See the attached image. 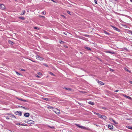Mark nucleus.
Returning <instances> with one entry per match:
<instances>
[{"label":"nucleus","mask_w":132,"mask_h":132,"mask_svg":"<svg viewBox=\"0 0 132 132\" xmlns=\"http://www.w3.org/2000/svg\"><path fill=\"white\" fill-rule=\"evenodd\" d=\"M15 114L21 116L22 115V112L20 111L15 112H14Z\"/></svg>","instance_id":"obj_1"},{"label":"nucleus","mask_w":132,"mask_h":132,"mask_svg":"<svg viewBox=\"0 0 132 132\" xmlns=\"http://www.w3.org/2000/svg\"><path fill=\"white\" fill-rule=\"evenodd\" d=\"M54 111L56 114H59L60 113V110L58 109L55 108Z\"/></svg>","instance_id":"obj_2"},{"label":"nucleus","mask_w":132,"mask_h":132,"mask_svg":"<svg viewBox=\"0 0 132 132\" xmlns=\"http://www.w3.org/2000/svg\"><path fill=\"white\" fill-rule=\"evenodd\" d=\"M36 58L37 60H44L43 58L41 57L39 55H37L36 56Z\"/></svg>","instance_id":"obj_3"},{"label":"nucleus","mask_w":132,"mask_h":132,"mask_svg":"<svg viewBox=\"0 0 132 132\" xmlns=\"http://www.w3.org/2000/svg\"><path fill=\"white\" fill-rule=\"evenodd\" d=\"M5 5L2 4H0V9L2 10H4L5 9Z\"/></svg>","instance_id":"obj_4"},{"label":"nucleus","mask_w":132,"mask_h":132,"mask_svg":"<svg viewBox=\"0 0 132 132\" xmlns=\"http://www.w3.org/2000/svg\"><path fill=\"white\" fill-rule=\"evenodd\" d=\"M122 95L123 96H124V97H125L129 99L130 100H131L132 99V98L124 94H122Z\"/></svg>","instance_id":"obj_5"},{"label":"nucleus","mask_w":132,"mask_h":132,"mask_svg":"<svg viewBox=\"0 0 132 132\" xmlns=\"http://www.w3.org/2000/svg\"><path fill=\"white\" fill-rule=\"evenodd\" d=\"M76 125L77 126L81 129H84L85 128V127L82 126H80L79 124H76Z\"/></svg>","instance_id":"obj_6"},{"label":"nucleus","mask_w":132,"mask_h":132,"mask_svg":"<svg viewBox=\"0 0 132 132\" xmlns=\"http://www.w3.org/2000/svg\"><path fill=\"white\" fill-rule=\"evenodd\" d=\"M30 116V114L29 113H25L24 114V116L26 117H29Z\"/></svg>","instance_id":"obj_7"},{"label":"nucleus","mask_w":132,"mask_h":132,"mask_svg":"<svg viewBox=\"0 0 132 132\" xmlns=\"http://www.w3.org/2000/svg\"><path fill=\"white\" fill-rule=\"evenodd\" d=\"M97 82L100 85H102L104 84L103 82L101 81L98 80Z\"/></svg>","instance_id":"obj_8"},{"label":"nucleus","mask_w":132,"mask_h":132,"mask_svg":"<svg viewBox=\"0 0 132 132\" xmlns=\"http://www.w3.org/2000/svg\"><path fill=\"white\" fill-rule=\"evenodd\" d=\"M108 127L111 129H113V126L112 125H108Z\"/></svg>","instance_id":"obj_9"},{"label":"nucleus","mask_w":132,"mask_h":132,"mask_svg":"<svg viewBox=\"0 0 132 132\" xmlns=\"http://www.w3.org/2000/svg\"><path fill=\"white\" fill-rule=\"evenodd\" d=\"M84 48L85 49H86L87 50L89 51H91V48L89 47H87L85 46L84 47Z\"/></svg>","instance_id":"obj_10"},{"label":"nucleus","mask_w":132,"mask_h":132,"mask_svg":"<svg viewBox=\"0 0 132 132\" xmlns=\"http://www.w3.org/2000/svg\"><path fill=\"white\" fill-rule=\"evenodd\" d=\"M15 124L16 125H19V126L21 125V126H26L27 125L26 124L24 125V124H20V123H16Z\"/></svg>","instance_id":"obj_11"},{"label":"nucleus","mask_w":132,"mask_h":132,"mask_svg":"<svg viewBox=\"0 0 132 132\" xmlns=\"http://www.w3.org/2000/svg\"><path fill=\"white\" fill-rule=\"evenodd\" d=\"M110 120L112 121L115 124H118V123L115 121V120H113L112 119H110Z\"/></svg>","instance_id":"obj_12"},{"label":"nucleus","mask_w":132,"mask_h":132,"mask_svg":"<svg viewBox=\"0 0 132 132\" xmlns=\"http://www.w3.org/2000/svg\"><path fill=\"white\" fill-rule=\"evenodd\" d=\"M106 52L109 53L110 54H115V52H114L110 51H106Z\"/></svg>","instance_id":"obj_13"},{"label":"nucleus","mask_w":132,"mask_h":132,"mask_svg":"<svg viewBox=\"0 0 132 132\" xmlns=\"http://www.w3.org/2000/svg\"><path fill=\"white\" fill-rule=\"evenodd\" d=\"M8 42L10 44L13 45L14 44L13 42L10 40H8Z\"/></svg>","instance_id":"obj_14"},{"label":"nucleus","mask_w":132,"mask_h":132,"mask_svg":"<svg viewBox=\"0 0 132 132\" xmlns=\"http://www.w3.org/2000/svg\"><path fill=\"white\" fill-rule=\"evenodd\" d=\"M88 103L89 104L92 105H94V103L91 101H89L88 102Z\"/></svg>","instance_id":"obj_15"},{"label":"nucleus","mask_w":132,"mask_h":132,"mask_svg":"<svg viewBox=\"0 0 132 132\" xmlns=\"http://www.w3.org/2000/svg\"><path fill=\"white\" fill-rule=\"evenodd\" d=\"M106 118H107V117L106 116H103V117L102 118V119H103L104 120H105L106 119Z\"/></svg>","instance_id":"obj_16"},{"label":"nucleus","mask_w":132,"mask_h":132,"mask_svg":"<svg viewBox=\"0 0 132 132\" xmlns=\"http://www.w3.org/2000/svg\"><path fill=\"white\" fill-rule=\"evenodd\" d=\"M124 69L126 71H127L129 73H131V71L130 70H129L128 69H127L126 68H124Z\"/></svg>","instance_id":"obj_17"},{"label":"nucleus","mask_w":132,"mask_h":132,"mask_svg":"<svg viewBox=\"0 0 132 132\" xmlns=\"http://www.w3.org/2000/svg\"><path fill=\"white\" fill-rule=\"evenodd\" d=\"M25 13H26V12H25V11L24 10L23 11L22 13H21L20 14L21 15H24V14Z\"/></svg>","instance_id":"obj_18"},{"label":"nucleus","mask_w":132,"mask_h":132,"mask_svg":"<svg viewBox=\"0 0 132 132\" xmlns=\"http://www.w3.org/2000/svg\"><path fill=\"white\" fill-rule=\"evenodd\" d=\"M98 117L99 118H102L103 117V115L100 114L99 113H98Z\"/></svg>","instance_id":"obj_19"},{"label":"nucleus","mask_w":132,"mask_h":132,"mask_svg":"<svg viewBox=\"0 0 132 132\" xmlns=\"http://www.w3.org/2000/svg\"><path fill=\"white\" fill-rule=\"evenodd\" d=\"M20 19H21L22 20H24L25 19L24 17L22 16V17H19L18 18Z\"/></svg>","instance_id":"obj_20"},{"label":"nucleus","mask_w":132,"mask_h":132,"mask_svg":"<svg viewBox=\"0 0 132 132\" xmlns=\"http://www.w3.org/2000/svg\"><path fill=\"white\" fill-rule=\"evenodd\" d=\"M104 32L106 35H109V34L107 31L105 30L104 31Z\"/></svg>","instance_id":"obj_21"},{"label":"nucleus","mask_w":132,"mask_h":132,"mask_svg":"<svg viewBox=\"0 0 132 132\" xmlns=\"http://www.w3.org/2000/svg\"><path fill=\"white\" fill-rule=\"evenodd\" d=\"M128 128L132 130V126H128L127 127Z\"/></svg>","instance_id":"obj_22"},{"label":"nucleus","mask_w":132,"mask_h":132,"mask_svg":"<svg viewBox=\"0 0 132 132\" xmlns=\"http://www.w3.org/2000/svg\"><path fill=\"white\" fill-rule=\"evenodd\" d=\"M65 89L68 90H71V89L69 88H65Z\"/></svg>","instance_id":"obj_23"},{"label":"nucleus","mask_w":132,"mask_h":132,"mask_svg":"<svg viewBox=\"0 0 132 132\" xmlns=\"http://www.w3.org/2000/svg\"><path fill=\"white\" fill-rule=\"evenodd\" d=\"M28 122H30V123H31V124H33L34 123V121H31V120H29Z\"/></svg>","instance_id":"obj_24"},{"label":"nucleus","mask_w":132,"mask_h":132,"mask_svg":"<svg viewBox=\"0 0 132 132\" xmlns=\"http://www.w3.org/2000/svg\"><path fill=\"white\" fill-rule=\"evenodd\" d=\"M113 27V28H114L115 30H117V31H118V30H119V29L118 28H117L115 27Z\"/></svg>","instance_id":"obj_25"},{"label":"nucleus","mask_w":132,"mask_h":132,"mask_svg":"<svg viewBox=\"0 0 132 132\" xmlns=\"http://www.w3.org/2000/svg\"><path fill=\"white\" fill-rule=\"evenodd\" d=\"M49 73L51 75H52V76H54V75L53 73H52V72H49Z\"/></svg>","instance_id":"obj_26"},{"label":"nucleus","mask_w":132,"mask_h":132,"mask_svg":"<svg viewBox=\"0 0 132 132\" xmlns=\"http://www.w3.org/2000/svg\"><path fill=\"white\" fill-rule=\"evenodd\" d=\"M48 126V127H49L51 128H52V129L55 128L54 127V126Z\"/></svg>","instance_id":"obj_27"},{"label":"nucleus","mask_w":132,"mask_h":132,"mask_svg":"<svg viewBox=\"0 0 132 132\" xmlns=\"http://www.w3.org/2000/svg\"><path fill=\"white\" fill-rule=\"evenodd\" d=\"M46 13V12L45 11H44L42 12V14L45 15V14Z\"/></svg>","instance_id":"obj_28"},{"label":"nucleus","mask_w":132,"mask_h":132,"mask_svg":"<svg viewBox=\"0 0 132 132\" xmlns=\"http://www.w3.org/2000/svg\"><path fill=\"white\" fill-rule=\"evenodd\" d=\"M43 99L44 100H45L46 101H48V98H44V97L43 98Z\"/></svg>","instance_id":"obj_29"},{"label":"nucleus","mask_w":132,"mask_h":132,"mask_svg":"<svg viewBox=\"0 0 132 132\" xmlns=\"http://www.w3.org/2000/svg\"><path fill=\"white\" fill-rule=\"evenodd\" d=\"M17 98L19 100H20L21 101H22V100H23V99H22V98H18V97H17Z\"/></svg>","instance_id":"obj_30"},{"label":"nucleus","mask_w":132,"mask_h":132,"mask_svg":"<svg viewBox=\"0 0 132 132\" xmlns=\"http://www.w3.org/2000/svg\"><path fill=\"white\" fill-rule=\"evenodd\" d=\"M43 65H44L46 67H48V65H47L46 64H45V63L43 64Z\"/></svg>","instance_id":"obj_31"},{"label":"nucleus","mask_w":132,"mask_h":132,"mask_svg":"<svg viewBox=\"0 0 132 132\" xmlns=\"http://www.w3.org/2000/svg\"><path fill=\"white\" fill-rule=\"evenodd\" d=\"M67 12L68 14H69L71 15V14H70V12L69 11H67Z\"/></svg>","instance_id":"obj_32"},{"label":"nucleus","mask_w":132,"mask_h":132,"mask_svg":"<svg viewBox=\"0 0 132 132\" xmlns=\"http://www.w3.org/2000/svg\"><path fill=\"white\" fill-rule=\"evenodd\" d=\"M93 112L94 114L97 115H98V114L99 113H96V112Z\"/></svg>","instance_id":"obj_33"},{"label":"nucleus","mask_w":132,"mask_h":132,"mask_svg":"<svg viewBox=\"0 0 132 132\" xmlns=\"http://www.w3.org/2000/svg\"><path fill=\"white\" fill-rule=\"evenodd\" d=\"M16 73L18 75H21V74L19 73L18 72H17L16 71Z\"/></svg>","instance_id":"obj_34"},{"label":"nucleus","mask_w":132,"mask_h":132,"mask_svg":"<svg viewBox=\"0 0 132 132\" xmlns=\"http://www.w3.org/2000/svg\"><path fill=\"white\" fill-rule=\"evenodd\" d=\"M84 36L85 37H88L89 36V35H84Z\"/></svg>","instance_id":"obj_35"},{"label":"nucleus","mask_w":132,"mask_h":132,"mask_svg":"<svg viewBox=\"0 0 132 132\" xmlns=\"http://www.w3.org/2000/svg\"><path fill=\"white\" fill-rule=\"evenodd\" d=\"M38 74L39 75H42V74L41 73L39 72L38 73Z\"/></svg>","instance_id":"obj_36"},{"label":"nucleus","mask_w":132,"mask_h":132,"mask_svg":"<svg viewBox=\"0 0 132 132\" xmlns=\"http://www.w3.org/2000/svg\"><path fill=\"white\" fill-rule=\"evenodd\" d=\"M102 109L104 110H106L107 109L106 108V107H103L102 108Z\"/></svg>","instance_id":"obj_37"},{"label":"nucleus","mask_w":132,"mask_h":132,"mask_svg":"<svg viewBox=\"0 0 132 132\" xmlns=\"http://www.w3.org/2000/svg\"><path fill=\"white\" fill-rule=\"evenodd\" d=\"M6 118L7 119H9V117L8 116L6 117Z\"/></svg>","instance_id":"obj_38"},{"label":"nucleus","mask_w":132,"mask_h":132,"mask_svg":"<svg viewBox=\"0 0 132 132\" xmlns=\"http://www.w3.org/2000/svg\"><path fill=\"white\" fill-rule=\"evenodd\" d=\"M110 71L112 72H113L114 71V70H113V69H110Z\"/></svg>","instance_id":"obj_39"},{"label":"nucleus","mask_w":132,"mask_h":132,"mask_svg":"<svg viewBox=\"0 0 132 132\" xmlns=\"http://www.w3.org/2000/svg\"><path fill=\"white\" fill-rule=\"evenodd\" d=\"M64 42L63 41H61L60 42V43L61 44H63Z\"/></svg>","instance_id":"obj_40"},{"label":"nucleus","mask_w":132,"mask_h":132,"mask_svg":"<svg viewBox=\"0 0 132 132\" xmlns=\"http://www.w3.org/2000/svg\"><path fill=\"white\" fill-rule=\"evenodd\" d=\"M129 82L130 83L132 84V81H131L130 80L129 81Z\"/></svg>","instance_id":"obj_41"},{"label":"nucleus","mask_w":132,"mask_h":132,"mask_svg":"<svg viewBox=\"0 0 132 132\" xmlns=\"http://www.w3.org/2000/svg\"><path fill=\"white\" fill-rule=\"evenodd\" d=\"M34 28L35 29H38V28L37 27H35Z\"/></svg>","instance_id":"obj_42"},{"label":"nucleus","mask_w":132,"mask_h":132,"mask_svg":"<svg viewBox=\"0 0 132 132\" xmlns=\"http://www.w3.org/2000/svg\"><path fill=\"white\" fill-rule=\"evenodd\" d=\"M22 101H23L24 102H27V100H22Z\"/></svg>","instance_id":"obj_43"},{"label":"nucleus","mask_w":132,"mask_h":132,"mask_svg":"<svg viewBox=\"0 0 132 132\" xmlns=\"http://www.w3.org/2000/svg\"><path fill=\"white\" fill-rule=\"evenodd\" d=\"M20 70H21L22 71H25V70H24V69H21Z\"/></svg>","instance_id":"obj_44"},{"label":"nucleus","mask_w":132,"mask_h":132,"mask_svg":"<svg viewBox=\"0 0 132 132\" xmlns=\"http://www.w3.org/2000/svg\"><path fill=\"white\" fill-rule=\"evenodd\" d=\"M22 108H23V109H27L24 106V107H22Z\"/></svg>","instance_id":"obj_45"},{"label":"nucleus","mask_w":132,"mask_h":132,"mask_svg":"<svg viewBox=\"0 0 132 132\" xmlns=\"http://www.w3.org/2000/svg\"><path fill=\"white\" fill-rule=\"evenodd\" d=\"M61 16H62L63 17H64V18H65V16L64 15H61Z\"/></svg>","instance_id":"obj_46"},{"label":"nucleus","mask_w":132,"mask_h":132,"mask_svg":"<svg viewBox=\"0 0 132 132\" xmlns=\"http://www.w3.org/2000/svg\"><path fill=\"white\" fill-rule=\"evenodd\" d=\"M39 16L40 17H43V18H45V16H42V15H40V16Z\"/></svg>","instance_id":"obj_47"},{"label":"nucleus","mask_w":132,"mask_h":132,"mask_svg":"<svg viewBox=\"0 0 132 132\" xmlns=\"http://www.w3.org/2000/svg\"><path fill=\"white\" fill-rule=\"evenodd\" d=\"M124 49L126 50V51H128V50L127 49V48H125Z\"/></svg>","instance_id":"obj_48"},{"label":"nucleus","mask_w":132,"mask_h":132,"mask_svg":"<svg viewBox=\"0 0 132 132\" xmlns=\"http://www.w3.org/2000/svg\"><path fill=\"white\" fill-rule=\"evenodd\" d=\"M118 91H119V90H116L114 91L115 92H118Z\"/></svg>","instance_id":"obj_49"},{"label":"nucleus","mask_w":132,"mask_h":132,"mask_svg":"<svg viewBox=\"0 0 132 132\" xmlns=\"http://www.w3.org/2000/svg\"><path fill=\"white\" fill-rule=\"evenodd\" d=\"M36 77H38V78H39V76H38V75H36Z\"/></svg>","instance_id":"obj_50"},{"label":"nucleus","mask_w":132,"mask_h":132,"mask_svg":"<svg viewBox=\"0 0 132 132\" xmlns=\"http://www.w3.org/2000/svg\"><path fill=\"white\" fill-rule=\"evenodd\" d=\"M19 108H22V106H19Z\"/></svg>","instance_id":"obj_51"},{"label":"nucleus","mask_w":132,"mask_h":132,"mask_svg":"<svg viewBox=\"0 0 132 132\" xmlns=\"http://www.w3.org/2000/svg\"><path fill=\"white\" fill-rule=\"evenodd\" d=\"M63 33L66 35H67V33L66 32H64Z\"/></svg>","instance_id":"obj_52"},{"label":"nucleus","mask_w":132,"mask_h":132,"mask_svg":"<svg viewBox=\"0 0 132 132\" xmlns=\"http://www.w3.org/2000/svg\"><path fill=\"white\" fill-rule=\"evenodd\" d=\"M95 3L96 4H97V2L96 1H95Z\"/></svg>","instance_id":"obj_53"},{"label":"nucleus","mask_w":132,"mask_h":132,"mask_svg":"<svg viewBox=\"0 0 132 132\" xmlns=\"http://www.w3.org/2000/svg\"><path fill=\"white\" fill-rule=\"evenodd\" d=\"M51 1L53 2H54V3H56V2L55 1H54L53 0H51Z\"/></svg>","instance_id":"obj_54"},{"label":"nucleus","mask_w":132,"mask_h":132,"mask_svg":"<svg viewBox=\"0 0 132 132\" xmlns=\"http://www.w3.org/2000/svg\"><path fill=\"white\" fill-rule=\"evenodd\" d=\"M13 118H16V117H15L14 115H13Z\"/></svg>","instance_id":"obj_55"},{"label":"nucleus","mask_w":132,"mask_h":132,"mask_svg":"<svg viewBox=\"0 0 132 132\" xmlns=\"http://www.w3.org/2000/svg\"><path fill=\"white\" fill-rule=\"evenodd\" d=\"M130 33L132 35V31H130Z\"/></svg>","instance_id":"obj_56"},{"label":"nucleus","mask_w":132,"mask_h":132,"mask_svg":"<svg viewBox=\"0 0 132 132\" xmlns=\"http://www.w3.org/2000/svg\"><path fill=\"white\" fill-rule=\"evenodd\" d=\"M66 88L65 87H63V88L64 89H65V88Z\"/></svg>","instance_id":"obj_57"},{"label":"nucleus","mask_w":132,"mask_h":132,"mask_svg":"<svg viewBox=\"0 0 132 132\" xmlns=\"http://www.w3.org/2000/svg\"><path fill=\"white\" fill-rule=\"evenodd\" d=\"M32 62H36V61H33Z\"/></svg>","instance_id":"obj_58"},{"label":"nucleus","mask_w":132,"mask_h":132,"mask_svg":"<svg viewBox=\"0 0 132 132\" xmlns=\"http://www.w3.org/2000/svg\"><path fill=\"white\" fill-rule=\"evenodd\" d=\"M128 120H132V119H128Z\"/></svg>","instance_id":"obj_59"},{"label":"nucleus","mask_w":132,"mask_h":132,"mask_svg":"<svg viewBox=\"0 0 132 132\" xmlns=\"http://www.w3.org/2000/svg\"><path fill=\"white\" fill-rule=\"evenodd\" d=\"M29 60H30L31 61H33V60H31V59H29Z\"/></svg>","instance_id":"obj_60"},{"label":"nucleus","mask_w":132,"mask_h":132,"mask_svg":"<svg viewBox=\"0 0 132 132\" xmlns=\"http://www.w3.org/2000/svg\"><path fill=\"white\" fill-rule=\"evenodd\" d=\"M130 1L131 2H132V0H130Z\"/></svg>","instance_id":"obj_61"},{"label":"nucleus","mask_w":132,"mask_h":132,"mask_svg":"<svg viewBox=\"0 0 132 132\" xmlns=\"http://www.w3.org/2000/svg\"><path fill=\"white\" fill-rule=\"evenodd\" d=\"M28 122V123H30V122Z\"/></svg>","instance_id":"obj_62"},{"label":"nucleus","mask_w":132,"mask_h":132,"mask_svg":"<svg viewBox=\"0 0 132 132\" xmlns=\"http://www.w3.org/2000/svg\"><path fill=\"white\" fill-rule=\"evenodd\" d=\"M13 115H14L13 114H12V116L13 117Z\"/></svg>","instance_id":"obj_63"},{"label":"nucleus","mask_w":132,"mask_h":132,"mask_svg":"<svg viewBox=\"0 0 132 132\" xmlns=\"http://www.w3.org/2000/svg\"><path fill=\"white\" fill-rule=\"evenodd\" d=\"M118 0H115V1H117Z\"/></svg>","instance_id":"obj_64"}]
</instances>
